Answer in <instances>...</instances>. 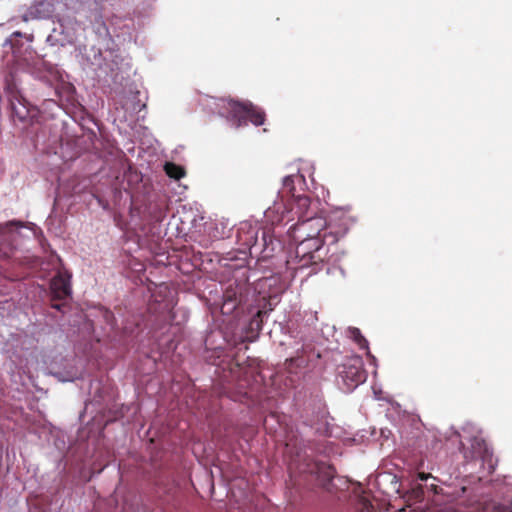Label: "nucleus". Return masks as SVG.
Returning <instances> with one entry per match:
<instances>
[{
	"mask_svg": "<svg viewBox=\"0 0 512 512\" xmlns=\"http://www.w3.org/2000/svg\"><path fill=\"white\" fill-rule=\"evenodd\" d=\"M344 223L348 226V219L342 216L337 217V213H335L329 221L322 215L315 214L311 217L298 220L293 229L296 235L322 239L323 233L330 231V225H332V230H337Z\"/></svg>",
	"mask_w": 512,
	"mask_h": 512,
	"instance_id": "3",
	"label": "nucleus"
},
{
	"mask_svg": "<svg viewBox=\"0 0 512 512\" xmlns=\"http://www.w3.org/2000/svg\"><path fill=\"white\" fill-rule=\"evenodd\" d=\"M351 333L353 335L355 342L360 346V348H362V349L368 348V342L364 338V336L360 333V330L358 328H353L351 330Z\"/></svg>",
	"mask_w": 512,
	"mask_h": 512,
	"instance_id": "14",
	"label": "nucleus"
},
{
	"mask_svg": "<svg viewBox=\"0 0 512 512\" xmlns=\"http://www.w3.org/2000/svg\"><path fill=\"white\" fill-rule=\"evenodd\" d=\"M6 226H17V227H22V223L20 221H10L6 224Z\"/></svg>",
	"mask_w": 512,
	"mask_h": 512,
	"instance_id": "18",
	"label": "nucleus"
},
{
	"mask_svg": "<svg viewBox=\"0 0 512 512\" xmlns=\"http://www.w3.org/2000/svg\"><path fill=\"white\" fill-rule=\"evenodd\" d=\"M51 290V306L57 310L61 309V304L56 301L64 300L71 294L70 275L66 273H58L50 284Z\"/></svg>",
	"mask_w": 512,
	"mask_h": 512,
	"instance_id": "7",
	"label": "nucleus"
},
{
	"mask_svg": "<svg viewBox=\"0 0 512 512\" xmlns=\"http://www.w3.org/2000/svg\"><path fill=\"white\" fill-rule=\"evenodd\" d=\"M249 286L244 280L229 282L223 292V313H232L238 306L248 300Z\"/></svg>",
	"mask_w": 512,
	"mask_h": 512,
	"instance_id": "5",
	"label": "nucleus"
},
{
	"mask_svg": "<svg viewBox=\"0 0 512 512\" xmlns=\"http://www.w3.org/2000/svg\"><path fill=\"white\" fill-rule=\"evenodd\" d=\"M493 512H512V509H510L509 507H506V506H498V507H495Z\"/></svg>",
	"mask_w": 512,
	"mask_h": 512,
	"instance_id": "16",
	"label": "nucleus"
},
{
	"mask_svg": "<svg viewBox=\"0 0 512 512\" xmlns=\"http://www.w3.org/2000/svg\"><path fill=\"white\" fill-rule=\"evenodd\" d=\"M471 459L479 458L483 462H488L492 467V451L488 447L486 441L480 436H474L470 439Z\"/></svg>",
	"mask_w": 512,
	"mask_h": 512,
	"instance_id": "9",
	"label": "nucleus"
},
{
	"mask_svg": "<svg viewBox=\"0 0 512 512\" xmlns=\"http://www.w3.org/2000/svg\"><path fill=\"white\" fill-rule=\"evenodd\" d=\"M298 180L300 182H304V178L301 175H291L287 176L283 180V192L290 194L293 198L296 197L295 195V187L294 183Z\"/></svg>",
	"mask_w": 512,
	"mask_h": 512,
	"instance_id": "12",
	"label": "nucleus"
},
{
	"mask_svg": "<svg viewBox=\"0 0 512 512\" xmlns=\"http://www.w3.org/2000/svg\"><path fill=\"white\" fill-rule=\"evenodd\" d=\"M295 202L292 210L298 216V220L311 217L312 215L318 214V203H312L311 199L306 195H299L294 197Z\"/></svg>",
	"mask_w": 512,
	"mask_h": 512,
	"instance_id": "8",
	"label": "nucleus"
},
{
	"mask_svg": "<svg viewBox=\"0 0 512 512\" xmlns=\"http://www.w3.org/2000/svg\"><path fill=\"white\" fill-rule=\"evenodd\" d=\"M329 229V232L323 233L322 239L301 236L302 240L299 242L295 250L296 258L299 259V268L322 263L325 256L327 255V251L324 248V243H336L347 233L349 226L344 223L339 229L332 230V225H330ZM294 237L298 238L300 236L295 234Z\"/></svg>",
	"mask_w": 512,
	"mask_h": 512,
	"instance_id": "1",
	"label": "nucleus"
},
{
	"mask_svg": "<svg viewBox=\"0 0 512 512\" xmlns=\"http://www.w3.org/2000/svg\"><path fill=\"white\" fill-rule=\"evenodd\" d=\"M228 107L234 117L238 118L239 124L241 125L242 120H249L255 126L263 125L265 122V112L251 102H237L229 101Z\"/></svg>",
	"mask_w": 512,
	"mask_h": 512,
	"instance_id": "6",
	"label": "nucleus"
},
{
	"mask_svg": "<svg viewBox=\"0 0 512 512\" xmlns=\"http://www.w3.org/2000/svg\"><path fill=\"white\" fill-rule=\"evenodd\" d=\"M418 477L421 481H426L429 477H431V475L422 472V473H419Z\"/></svg>",
	"mask_w": 512,
	"mask_h": 512,
	"instance_id": "19",
	"label": "nucleus"
},
{
	"mask_svg": "<svg viewBox=\"0 0 512 512\" xmlns=\"http://www.w3.org/2000/svg\"><path fill=\"white\" fill-rule=\"evenodd\" d=\"M462 492L464 493L466 491V488L465 487H462Z\"/></svg>",
	"mask_w": 512,
	"mask_h": 512,
	"instance_id": "20",
	"label": "nucleus"
},
{
	"mask_svg": "<svg viewBox=\"0 0 512 512\" xmlns=\"http://www.w3.org/2000/svg\"><path fill=\"white\" fill-rule=\"evenodd\" d=\"M165 173L172 179L180 180L185 176V170L182 166L177 165L173 162H167L164 165Z\"/></svg>",
	"mask_w": 512,
	"mask_h": 512,
	"instance_id": "11",
	"label": "nucleus"
},
{
	"mask_svg": "<svg viewBox=\"0 0 512 512\" xmlns=\"http://www.w3.org/2000/svg\"><path fill=\"white\" fill-rule=\"evenodd\" d=\"M338 377L341 379L346 391H352L367 378L362 357L352 355L347 357L337 368Z\"/></svg>",
	"mask_w": 512,
	"mask_h": 512,
	"instance_id": "4",
	"label": "nucleus"
},
{
	"mask_svg": "<svg viewBox=\"0 0 512 512\" xmlns=\"http://www.w3.org/2000/svg\"><path fill=\"white\" fill-rule=\"evenodd\" d=\"M2 230H3V226H2V225H0V231H2Z\"/></svg>",
	"mask_w": 512,
	"mask_h": 512,
	"instance_id": "21",
	"label": "nucleus"
},
{
	"mask_svg": "<svg viewBox=\"0 0 512 512\" xmlns=\"http://www.w3.org/2000/svg\"><path fill=\"white\" fill-rule=\"evenodd\" d=\"M13 37H25L27 41L32 42L34 37L32 34H23L20 31H15L12 33Z\"/></svg>",
	"mask_w": 512,
	"mask_h": 512,
	"instance_id": "15",
	"label": "nucleus"
},
{
	"mask_svg": "<svg viewBox=\"0 0 512 512\" xmlns=\"http://www.w3.org/2000/svg\"><path fill=\"white\" fill-rule=\"evenodd\" d=\"M291 477L297 474L295 480L297 484L304 485L308 489L316 487L322 488L328 492L332 491V480L335 477L336 471L333 466L315 461L312 458H304L293 470V466L289 467Z\"/></svg>",
	"mask_w": 512,
	"mask_h": 512,
	"instance_id": "2",
	"label": "nucleus"
},
{
	"mask_svg": "<svg viewBox=\"0 0 512 512\" xmlns=\"http://www.w3.org/2000/svg\"><path fill=\"white\" fill-rule=\"evenodd\" d=\"M237 238L240 243L249 248L256 246L258 243L257 231L252 227H241L238 230Z\"/></svg>",
	"mask_w": 512,
	"mask_h": 512,
	"instance_id": "10",
	"label": "nucleus"
},
{
	"mask_svg": "<svg viewBox=\"0 0 512 512\" xmlns=\"http://www.w3.org/2000/svg\"><path fill=\"white\" fill-rule=\"evenodd\" d=\"M262 241H263V246H264V251L267 250V234L265 231L262 232Z\"/></svg>",
	"mask_w": 512,
	"mask_h": 512,
	"instance_id": "17",
	"label": "nucleus"
},
{
	"mask_svg": "<svg viewBox=\"0 0 512 512\" xmlns=\"http://www.w3.org/2000/svg\"><path fill=\"white\" fill-rule=\"evenodd\" d=\"M266 314V312L259 310L250 320L249 322V330L252 332H256L257 334L262 329V316Z\"/></svg>",
	"mask_w": 512,
	"mask_h": 512,
	"instance_id": "13",
	"label": "nucleus"
}]
</instances>
